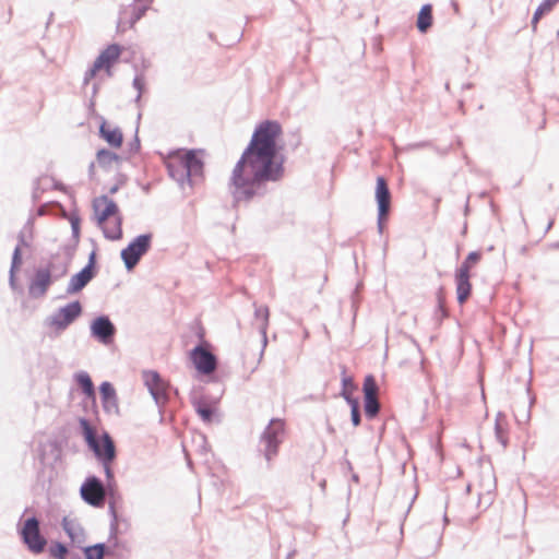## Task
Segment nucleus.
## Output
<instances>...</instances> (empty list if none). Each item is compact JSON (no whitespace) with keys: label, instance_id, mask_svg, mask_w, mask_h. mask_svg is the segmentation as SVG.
Listing matches in <instances>:
<instances>
[{"label":"nucleus","instance_id":"72a5a7b5","mask_svg":"<svg viewBox=\"0 0 559 559\" xmlns=\"http://www.w3.org/2000/svg\"><path fill=\"white\" fill-rule=\"evenodd\" d=\"M364 411L368 419H373L378 415L380 403L377 396L364 397Z\"/></svg>","mask_w":559,"mask_h":559},{"label":"nucleus","instance_id":"a211bd4d","mask_svg":"<svg viewBox=\"0 0 559 559\" xmlns=\"http://www.w3.org/2000/svg\"><path fill=\"white\" fill-rule=\"evenodd\" d=\"M122 52V47L118 44H110L104 49L99 56L95 59L97 66L104 69L110 76V68L117 62Z\"/></svg>","mask_w":559,"mask_h":559},{"label":"nucleus","instance_id":"bf43d9fd","mask_svg":"<svg viewBox=\"0 0 559 559\" xmlns=\"http://www.w3.org/2000/svg\"><path fill=\"white\" fill-rule=\"evenodd\" d=\"M548 247L554 250H559V241L551 242L548 245Z\"/></svg>","mask_w":559,"mask_h":559},{"label":"nucleus","instance_id":"2eb2a0df","mask_svg":"<svg viewBox=\"0 0 559 559\" xmlns=\"http://www.w3.org/2000/svg\"><path fill=\"white\" fill-rule=\"evenodd\" d=\"M61 525L71 543L78 548H82L86 542V534L79 521L76 519L64 516L62 519Z\"/></svg>","mask_w":559,"mask_h":559},{"label":"nucleus","instance_id":"412c9836","mask_svg":"<svg viewBox=\"0 0 559 559\" xmlns=\"http://www.w3.org/2000/svg\"><path fill=\"white\" fill-rule=\"evenodd\" d=\"M195 413L200 416L203 423L211 424L216 416V408L207 403L203 397H193L191 400Z\"/></svg>","mask_w":559,"mask_h":559},{"label":"nucleus","instance_id":"f8f14e48","mask_svg":"<svg viewBox=\"0 0 559 559\" xmlns=\"http://www.w3.org/2000/svg\"><path fill=\"white\" fill-rule=\"evenodd\" d=\"M148 9V4H136L134 2L122 8L119 11L117 31L123 33L132 28L146 14Z\"/></svg>","mask_w":559,"mask_h":559},{"label":"nucleus","instance_id":"3c124183","mask_svg":"<svg viewBox=\"0 0 559 559\" xmlns=\"http://www.w3.org/2000/svg\"><path fill=\"white\" fill-rule=\"evenodd\" d=\"M68 273V264L63 263L57 267V273L52 275V281H57L63 277Z\"/></svg>","mask_w":559,"mask_h":559},{"label":"nucleus","instance_id":"7c9ffc66","mask_svg":"<svg viewBox=\"0 0 559 559\" xmlns=\"http://www.w3.org/2000/svg\"><path fill=\"white\" fill-rule=\"evenodd\" d=\"M79 425H80L81 433H82L87 447L92 445V443H94L98 439L96 429L92 426L90 420L86 419L85 417H81L79 419Z\"/></svg>","mask_w":559,"mask_h":559},{"label":"nucleus","instance_id":"5701e85b","mask_svg":"<svg viewBox=\"0 0 559 559\" xmlns=\"http://www.w3.org/2000/svg\"><path fill=\"white\" fill-rule=\"evenodd\" d=\"M433 23V15H432V4L426 3L424 4L418 14H417V21L416 26L419 33L426 34L429 28L432 26Z\"/></svg>","mask_w":559,"mask_h":559},{"label":"nucleus","instance_id":"4c0bfd02","mask_svg":"<svg viewBox=\"0 0 559 559\" xmlns=\"http://www.w3.org/2000/svg\"><path fill=\"white\" fill-rule=\"evenodd\" d=\"M449 316L448 309L445 308V300L443 297L442 288H439L437 292V308L435 311V319L441 322Z\"/></svg>","mask_w":559,"mask_h":559},{"label":"nucleus","instance_id":"603ef678","mask_svg":"<svg viewBox=\"0 0 559 559\" xmlns=\"http://www.w3.org/2000/svg\"><path fill=\"white\" fill-rule=\"evenodd\" d=\"M130 152H138L140 150V140L138 138V132L135 133V136L132 142L129 144Z\"/></svg>","mask_w":559,"mask_h":559},{"label":"nucleus","instance_id":"2f4dec72","mask_svg":"<svg viewBox=\"0 0 559 559\" xmlns=\"http://www.w3.org/2000/svg\"><path fill=\"white\" fill-rule=\"evenodd\" d=\"M502 420H504V415L502 413H498L495 420V436L502 448L506 449L508 447L509 439L507 429L502 425Z\"/></svg>","mask_w":559,"mask_h":559},{"label":"nucleus","instance_id":"39448f33","mask_svg":"<svg viewBox=\"0 0 559 559\" xmlns=\"http://www.w3.org/2000/svg\"><path fill=\"white\" fill-rule=\"evenodd\" d=\"M88 449L94 453L97 461L103 465L106 479H114V471L111 468L112 462L116 460L117 451L116 445L107 431H104L102 437L92 443Z\"/></svg>","mask_w":559,"mask_h":559},{"label":"nucleus","instance_id":"f704fd0d","mask_svg":"<svg viewBox=\"0 0 559 559\" xmlns=\"http://www.w3.org/2000/svg\"><path fill=\"white\" fill-rule=\"evenodd\" d=\"M33 227H34V222H33V218L29 217L17 236V245L16 246H19L20 249L22 247L29 246V241H27L26 237H28L29 239L33 238Z\"/></svg>","mask_w":559,"mask_h":559},{"label":"nucleus","instance_id":"de8ad7c7","mask_svg":"<svg viewBox=\"0 0 559 559\" xmlns=\"http://www.w3.org/2000/svg\"><path fill=\"white\" fill-rule=\"evenodd\" d=\"M102 70V68L99 66H97V63L94 61L92 67L90 69H87V71L85 72L84 74V79H83V84L84 85H87L88 82L95 78L96 73Z\"/></svg>","mask_w":559,"mask_h":559},{"label":"nucleus","instance_id":"f257e3e1","mask_svg":"<svg viewBox=\"0 0 559 559\" xmlns=\"http://www.w3.org/2000/svg\"><path fill=\"white\" fill-rule=\"evenodd\" d=\"M277 120L260 122L239 160L236 163L229 191L234 204L250 203L269 193V183L278 182L285 174L284 157L280 154L277 139L282 134Z\"/></svg>","mask_w":559,"mask_h":559},{"label":"nucleus","instance_id":"a18cd8bd","mask_svg":"<svg viewBox=\"0 0 559 559\" xmlns=\"http://www.w3.org/2000/svg\"><path fill=\"white\" fill-rule=\"evenodd\" d=\"M144 80L141 75H135V78L132 81V86L138 91V94L134 98V103L140 106L141 99H142V93L144 91Z\"/></svg>","mask_w":559,"mask_h":559},{"label":"nucleus","instance_id":"58836bf2","mask_svg":"<svg viewBox=\"0 0 559 559\" xmlns=\"http://www.w3.org/2000/svg\"><path fill=\"white\" fill-rule=\"evenodd\" d=\"M481 259V253L479 251H472L467 254L465 260L462 262L456 272H462L465 269V274H471L469 271L473 265L478 263Z\"/></svg>","mask_w":559,"mask_h":559},{"label":"nucleus","instance_id":"423d86ee","mask_svg":"<svg viewBox=\"0 0 559 559\" xmlns=\"http://www.w3.org/2000/svg\"><path fill=\"white\" fill-rule=\"evenodd\" d=\"M153 235L151 233L138 235L120 252V258L128 271H132L140 262L142 257L148 252L152 247Z\"/></svg>","mask_w":559,"mask_h":559},{"label":"nucleus","instance_id":"4d7b16f0","mask_svg":"<svg viewBox=\"0 0 559 559\" xmlns=\"http://www.w3.org/2000/svg\"><path fill=\"white\" fill-rule=\"evenodd\" d=\"M66 559H82L81 555L79 552H68V557Z\"/></svg>","mask_w":559,"mask_h":559},{"label":"nucleus","instance_id":"0eeeda50","mask_svg":"<svg viewBox=\"0 0 559 559\" xmlns=\"http://www.w3.org/2000/svg\"><path fill=\"white\" fill-rule=\"evenodd\" d=\"M195 370L204 376L213 373L218 367V358L212 353L211 344L202 340L189 353Z\"/></svg>","mask_w":559,"mask_h":559},{"label":"nucleus","instance_id":"6e6d98bb","mask_svg":"<svg viewBox=\"0 0 559 559\" xmlns=\"http://www.w3.org/2000/svg\"><path fill=\"white\" fill-rule=\"evenodd\" d=\"M94 175H95V163L92 162L90 165H88V177L90 179H93L94 178Z\"/></svg>","mask_w":559,"mask_h":559},{"label":"nucleus","instance_id":"ddd939ff","mask_svg":"<svg viewBox=\"0 0 559 559\" xmlns=\"http://www.w3.org/2000/svg\"><path fill=\"white\" fill-rule=\"evenodd\" d=\"M178 152L171 151L168 155V159L166 160V168L168 176L174 179L181 189L188 185L190 188L193 186V179H190L187 169L183 166V163L180 157H178Z\"/></svg>","mask_w":559,"mask_h":559},{"label":"nucleus","instance_id":"b1692460","mask_svg":"<svg viewBox=\"0 0 559 559\" xmlns=\"http://www.w3.org/2000/svg\"><path fill=\"white\" fill-rule=\"evenodd\" d=\"M269 317L270 312L267 307L260 306L255 308L254 318L257 321V329L259 333L262 335L263 347H265L267 343L266 330L269 326Z\"/></svg>","mask_w":559,"mask_h":559},{"label":"nucleus","instance_id":"f03ea898","mask_svg":"<svg viewBox=\"0 0 559 559\" xmlns=\"http://www.w3.org/2000/svg\"><path fill=\"white\" fill-rule=\"evenodd\" d=\"M92 205L104 237L109 240H120L123 235L122 216L117 203L108 194H102L94 198Z\"/></svg>","mask_w":559,"mask_h":559},{"label":"nucleus","instance_id":"79ce46f5","mask_svg":"<svg viewBox=\"0 0 559 559\" xmlns=\"http://www.w3.org/2000/svg\"><path fill=\"white\" fill-rule=\"evenodd\" d=\"M69 221L71 224L72 239L78 243L81 234V218L78 214H71Z\"/></svg>","mask_w":559,"mask_h":559},{"label":"nucleus","instance_id":"dca6fc26","mask_svg":"<svg viewBox=\"0 0 559 559\" xmlns=\"http://www.w3.org/2000/svg\"><path fill=\"white\" fill-rule=\"evenodd\" d=\"M99 394L105 413L118 415V397L114 385L108 381H104L99 385Z\"/></svg>","mask_w":559,"mask_h":559},{"label":"nucleus","instance_id":"c85d7f7f","mask_svg":"<svg viewBox=\"0 0 559 559\" xmlns=\"http://www.w3.org/2000/svg\"><path fill=\"white\" fill-rule=\"evenodd\" d=\"M80 549L83 551L85 559H104L105 556L111 554L110 547L105 543H97L92 546L83 545Z\"/></svg>","mask_w":559,"mask_h":559},{"label":"nucleus","instance_id":"c03bdc74","mask_svg":"<svg viewBox=\"0 0 559 559\" xmlns=\"http://www.w3.org/2000/svg\"><path fill=\"white\" fill-rule=\"evenodd\" d=\"M128 181L127 175L117 173L115 176V183L108 189V195L117 193Z\"/></svg>","mask_w":559,"mask_h":559},{"label":"nucleus","instance_id":"473e14b6","mask_svg":"<svg viewBox=\"0 0 559 559\" xmlns=\"http://www.w3.org/2000/svg\"><path fill=\"white\" fill-rule=\"evenodd\" d=\"M559 2V0H544L535 10L532 19V26L535 29L538 21L543 17L544 14L551 11L554 5Z\"/></svg>","mask_w":559,"mask_h":559},{"label":"nucleus","instance_id":"9b49d317","mask_svg":"<svg viewBox=\"0 0 559 559\" xmlns=\"http://www.w3.org/2000/svg\"><path fill=\"white\" fill-rule=\"evenodd\" d=\"M178 152V157L181 158L185 168L187 169V173L190 177V179H193V182L198 180L199 178H203L204 173V162L201 157V154H203V150L198 148H178L176 150Z\"/></svg>","mask_w":559,"mask_h":559},{"label":"nucleus","instance_id":"bb28decb","mask_svg":"<svg viewBox=\"0 0 559 559\" xmlns=\"http://www.w3.org/2000/svg\"><path fill=\"white\" fill-rule=\"evenodd\" d=\"M22 265V250H20L19 246H15L12 253V261L9 271V285L12 290H19L20 286L16 281V271Z\"/></svg>","mask_w":559,"mask_h":559},{"label":"nucleus","instance_id":"393cba45","mask_svg":"<svg viewBox=\"0 0 559 559\" xmlns=\"http://www.w3.org/2000/svg\"><path fill=\"white\" fill-rule=\"evenodd\" d=\"M52 186L55 189H61L62 185L56 182L53 178L44 176L37 178L33 182V192L32 198L34 202H37L40 199L41 193L48 189V187Z\"/></svg>","mask_w":559,"mask_h":559},{"label":"nucleus","instance_id":"cd10ccee","mask_svg":"<svg viewBox=\"0 0 559 559\" xmlns=\"http://www.w3.org/2000/svg\"><path fill=\"white\" fill-rule=\"evenodd\" d=\"M354 390H356L354 380L352 377L346 376V368L343 367L341 396L346 401L348 405H353V402H359L358 397L353 396Z\"/></svg>","mask_w":559,"mask_h":559},{"label":"nucleus","instance_id":"a878e982","mask_svg":"<svg viewBox=\"0 0 559 559\" xmlns=\"http://www.w3.org/2000/svg\"><path fill=\"white\" fill-rule=\"evenodd\" d=\"M75 380L80 389L82 390V393L87 397L91 399L93 404L96 402V392L94 383L90 377V374L85 371H80L75 374Z\"/></svg>","mask_w":559,"mask_h":559},{"label":"nucleus","instance_id":"6ab92c4d","mask_svg":"<svg viewBox=\"0 0 559 559\" xmlns=\"http://www.w3.org/2000/svg\"><path fill=\"white\" fill-rule=\"evenodd\" d=\"M95 276L96 275L93 272H90L83 267L81 271L71 276L67 286V294L73 295L80 293Z\"/></svg>","mask_w":559,"mask_h":559},{"label":"nucleus","instance_id":"1a4fd4ad","mask_svg":"<svg viewBox=\"0 0 559 559\" xmlns=\"http://www.w3.org/2000/svg\"><path fill=\"white\" fill-rule=\"evenodd\" d=\"M83 311V307L79 300L71 301L60 307L52 316L47 319V324L57 331H64L73 323Z\"/></svg>","mask_w":559,"mask_h":559},{"label":"nucleus","instance_id":"6e6552de","mask_svg":"<svg viewBox=\"0 0 559 559\" xmlns=\"http://www.w3.org/2000/svg\"><path fill=\"white\" fill-rule=\"evenodd\" d=\"M20 534L28 550L34 554L44 551L47 540L40 534L39 520L36 516H29L24 521Z\"/></svg>","mask_w":559,"mask_h":559},{"label":"nucleus","instance_id":"4468645a","mask_svg":"<svg viewBox=\"0 0 559 559\" xmlns=\"http://www.w3.org/2000/svg\"><path fill=\"white\" fill-rule=\"evenodd\" d=\"M51 265L38 267L28 285V294L33 298H40L46 295L49 286L52 284Z\"/></svg>","mask_w":559,"mask_h":559},{"label":"nucleus","instance_id":"49530a36","mask_svg":"<svg viewBox=\"0 0 559 559\" xmlns=\"http://www.w3.org/2000/svg\"><path fill=\"white\" fill-rule=\"evenodd\" d=\"M350 406V420L352 424L357 427L361 421L360 402H353Z\"/></svg>","mask_w":559,"mask_h":559},{"label":"nucleus","instance_id":"37998d69","mask_svg":"<svg viewBox=\"0 0 559 559\" xmlns=\"http://www.w3.org/2000/svg\"><path fill=\"white\" fill-rule=\"evenodd\" d=\"M108 513L110 515V535H116L118 530V514L112 499L108 503Z\"/></svg>","mask_w":559,"mask_h":559},{"label":"nucleus","instance_id":"5fc2aeb1","mask_svg":"<svg viewBox=\"0 0 559 559\" xmlns=\"http://www.w3.org/2000/svg\"><path fill=\"white\" fill-rule=\"evenodd\" d=\"M98 88H99V85L97 83H94L93 87H92V98H94L96 96ZM91 106H94L93 99H91Z\"/></svg>","mask_w":559,"mask_h":559},{"label":"nucleus","instance_id":"09e8293b","mask_svg":"<svg viewBox=\"0 0 559 559\" xmlns=\"http://www.w3.org/2000/svg\"><path fill=\"white\" fill-rule=\"evenodd\" d=\"M389 214L390 212H384L383 214H381V211H378V215H377V228H378V231L379 234H382L383 230H384V224L389 217Z\"/></svg>","mask_w":559,"mask_h":559},{"label":"nucleus","instance_id":"338daca9","mask_svg":"<svg viewBox=\"0 0 559 559\" xmlns=\"http://www.w3.org/2000/svg\"><path fill=\"white\" fill-rule=\"evenodd\" d=\"M472 85L468 83V84H465L464 87L466 88H469Z\"/></svg>","mask_w":559,"mask_h":559},{"label":"nucleus","instance_id":"e433bc0d","mask_svg":"<svg viewBox=\"0 0 559 559\" xmlns=\"http://www.w3.org/2000/svg\"><path fill=\"white\" fill-rule=\"evenodd\" d=\"M143 377H144V383L148 391H153L157 386L165 383V381L163 380L160 374L154 370L144 371Z\"/></svg>","mask_w":559,"mask_h":559},{"label":"nucleus","instance_id":"a19ab883","mask_svg":"<svg viewBox=\"0 0 559 559\" xmlns=\"http://www.w3.org/2000/svg\"><path fill=\"white\" fill-rule=\"evenodd\" d=\"M68 552L69 549L67 545L61 542H55L49 547V554L55 559H66Z\"/></svg>","mask_w":559,"mask_h":559},{"label":"nucleus","instance_id":"7ed1b4c3","mask_svg":"<svg viewBox=\"0 0 559 559\" xmlns=\"http://www.w3.org/2000/svg\"><path fill=\"white\" fill-rule=\"evenodd\" d=\"M115 486V478L112 480L107 479V484H104L99 477L90 475L81 485L80 495L85 503L95 508H103L107 496L114 498Z\"/></svg>","mask_w":559,"mask_h":559},{"label":"nucleus","instance_id":"ea45409f","mask_svg":"<svg viewBox=\"0 0 559 559\" xmlns=\"http://www.w3.org/2000/svg\"><path fill=\"white\" fill-rule=\"evenodd\" d=\"M378 390H379V388H378L374 377L372 374H368L365 378L364 384H362L364 397L377 396Z\"/></svg>","mask_w":559,"mask_h":559},{"label":"nucleus","instance_id":"8fccbe9b","mask_svg":"<svg viewBox=\"0 0 559 559\" xmlns=\"http://www.w3.org/2000/svg\"><path fill=\"white\" fill-rule=\"evenodd\" d=\"M84 269L88 270L90 272H93L95 275L97 273L96 271V252L92 251L88 255V261Z\"/></svg>","mask_w":559,"mask_h":559},{"label":"nucleus","instance_id":"aec40b11","mask_svg":"<svg viewBox=\"0 0 559 559\" xmlns=\"http://www.w3.org/2000/svg\"><path fill=\"white\" fill-rule=\"evenodd\" d=\"M471 274H465V269L462 272H455L456 284V299L460 305L466 302L472 293Z\"/></svg>","mask_w":559,"mask_h":559},{"label":"nucleus","instance_id":"c9c22d12","mask_svg":"<svg viewBox=\"0 0 559 559\" xmlns=\"http://www.w3.org/2000/svg\"><path fill=\"white\" fill-rule=\"evenodd\" d=\"M166 388L167 384L165 382L162 385L154 389L153 391H148L159 409H162L168 402V394L166 392Z\"/></svg>","mask_w":559,"mask_h":559},{"label":"nucleus","instance_id":"4be33fe9","mask_svg":"<svg viewBox=\"0 0 559 559\" xmlns=\"http://www.w3.org/2000/svg\"><path fill=\"white\" fill-rule=\"evenodd\" d=\"M99 135L112 147H120L122 145V131L118 127L114 129L108 128L107 122L104 119L99 126Z\"/></svg>","mask_w":559,"mask_h":559},{"label":"nucleus","instance_id":"052dcab7","mask_svg":"<svg viewBox=\"0 0 559 559\" xmlns=\"http://www.w3.org/2000/svg\"><path fill=\"white\" fill-rule=\"evenodd\" d=\"M320 487H321L322 489H324V488H325V480H322V481L320 483Z\"/></svg>","mask_w":559,"mask_h":559},{"label":"nucleus","instance_id":"69168bd1","mask_svg":"<svg viewBox=\"0 0 559 559\" xmlns=\"http://www.w3.org/2000/svg\"><path fill=\"white\" fill-rule=\"evenodd\" d=\"M294 554H295V551L289 552L288 556H287V559H290Z\"/></svg>","mask_w":559,"mask_h":559},{"label":"nucleus","instance_id":"20e7f679","mask_svg":"<svg viewBox=\"0 0 559 559\" xmlns=\"http://www.w3.org/2000/svg\"><path fill=\"white\" fill-rule=\"evenodd\" d=\"M285 424L280 418H272L260 437V451L265 460L271 462L278 453L280 444L283 441Z\"/></svg>","mask_w":559,"mask_h":559},{"label":"nucleus","instance_id":"13d9d810","mask_svg":"<svg viewBox=\"0 0 559 559\" xmlns=\"http://www.w3.org/2000/svg\"><path fill=\"white\" fill-rule=\"evenodd\" d=\"M555 219H550L545 228V234L548 233L554 226Z\"/></svg>","mask_w":559,"mask_h":559},{"label":"nucleus","instance_id":"680f3d73","mask_svg":"<svg viewBox=\"0 0 559 559\" xmlns=\"http://www.w3.org/2000/svg\"><path fill=\"white\" fill-rule=\"evenodd\" d=\"M44 214V209H38V215H43Z\"/></svg>","mask_w":559,"mask_h":559},{"label":"nucleus","instance_id":"9d476101","mask_svg":"<svg viewBox=\"0 0 559 559\" xmlns=\"http://www.w3.org/2000/svg\"><path fill=\"white\" fill-rule=\"evenodd\" d=\"M91 336L104 345L114 342L117 329L107 314L94 318L90 324Z\"/></svg>","mask_w":559,"mask_h":559},{"label":"nucleus","instance_id":"f3484780","mask_svg":"<svg viewBox=\"0 0 559 559\" xmlns=\"http://www.w3.org/2000/svg\"><path fill=\"white\" fill-rule=\"evenodd\" d=\"M374 198L377 202V210L381 211V214L391 211L392 195L388 181L382 176L377 178Z\"/></svg>","mask_w":559,"mask_h":559},{"label":"nucleus","instance_id":"e2e57ef3","mask_svg":"<svg viewBox=\"0 0 559 559\" xmlns=\"http://www.w3.org/2000/svg\"><path fill=\"white\" fill-rule=\"evenodd\" d=\"M328 430H329L330 432H334V428H333V427H331V426H329Z\"/></svg>","mask_w":559,"mask_h":559},{"label":"nucleus","instance_id":"c756f323","mask_svg":"<svg viewBox=\"0 0 559 559\" xmlns=\"http://www.w3.org/2000/svg\"><path fill=\"white\" fill-rule=\"evenodd\" d=\"M96 159L99 167H102L105 170H109L111 168V165L114 163L119 164L122 160V157L107 148H100L96 153Z\"/></svg>","mask_w":559,"mask_h":559},{"label":"nucleus","instance_id":"864d4df0","mask_svg":"<svg viewBox=\"0 0 559 559\" xmlns=\"http://www.w3.org/2000/svg\"><path fill=\"white\" fill-rule=\"evenodd\" d=\"M450 4L453 8L454 13L456 15H460L461 11H460V5H459L457 1L456 0H451Z\"/></svg>","mask_w":559,"mask_h":559},{"label":"nucleus","instance_id":"0e129e2a","mask_svg":"<svg viewBox=\"0 0 559 559\" xmlns=\"http://www.w3.org/2000/svg\"><path fill=\"white\" fill-rule=\"evenodd\" d=\"M353 480L358 481V476L357 475H353Z\"/></svg>","mask_w":559,"mask_h":559}]
</instances>
